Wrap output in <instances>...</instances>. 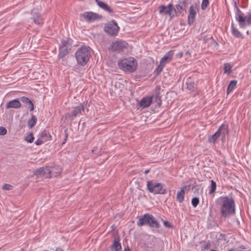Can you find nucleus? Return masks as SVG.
Segmentation results:
<instances>
[{"mask_svg":"<svg viewBox=\"0 0 251 251\" xmlns=\"http://www.w3.org/2000/svg\"><path fill=\"white\" fill-rule=\"evenodd\" d=\"M223 200L221 207V213L223 217H228L232 215H234L235 212V202L233 199L227 197H221Z\"/></svg>","mask_w":251,"mask_h":251,"instance_id":"obj_1","label":"nucleus"},{"mask_svg":"<svg viewBox=\"0 0 251 251\" xmlns=\"http://www.w3.org/2000/svg\"><path fill=\"white\" fill-rule=\"evenodd\" d=\"M75 58L78 64L85 65L91 56L89 47H82L78 49L75 53Z\"/></svg>","mask_w":251,"mask_h":251,"instance_id":"obj_2","label":"nucleus"},{"mask_svg":"<svg viewBox=\"0 0 251 251\" xmlns=\"http://www.w3.org/2000/svg\"><path fill=\"white\" fill-rule=\"evenodd\" d=\"M119 67L126 72H133L137 67L136 59L133 57H129L121 60L118 62Z\"/></svg>","mask_w":251,"mask_h":251,"instance_id":"obj_3","label":"nucleus"},{"mask_svg":"<svg viewBox=\"0 0 251 251\" xmlns=\"http://www.w3.org/2000/svg\"><path fill=\"white\" fill-rule=\"evenodd\" d=\"M137 224L140 226L148 225L152 228H159L160 227L159 224L154 217L152 215L148 213L145 214L143 216L140 217Z\"/></svg>","mask_w":251,"mask_h":251,"instance_id":"obj_4","label":"nucleus"},{"mask_svg":"<svg viewBox=\"0 0 251 251\" xmlns=\"http://www.w3.org/2000/svg\"><path fill=\"white\" fill-rule=\"evenodd\" d=\"M165 185L153 180L147 182V189L150 193L154 194H165L167 193V189L164 188Z\"/></svg>","mask_w":251,"mask_h":251,"instance_id":"obj_5","label":"nucleus"},{"mask_svg":"<svg viewBox=\"0 0 251 251\" xmlns=\"http://www.w3.org/2000/svg\"><path fill=\"white\" fill-rule=\"evenodd\" d=\"M235 18L241 28H244L251 25V14L245 16L238 8H237Z\"/></svg>","mask_w":251,"mask_h":251,"instance_id":"obj_6","label":"nucleus"},{"mask_svg":"<svg viewBox=\"0 0 251 251\" xmlns=\"http://www.w3.org/2000/svg\"><path fill=\"white\" fill-rule=\"evenodd\" d=\"M72 43L69 39L63 40L59 47V58H63L69 52L68 50L71 49Z\"/></svg>","mask_w":251,"mask_h":251,"instance_id":"obj_7","label":"nucleus"},{"mask_svg":"<svg viewBox=\"0 0 251 251\" xmlns=\"http://www.w3.org/2000/svg\"><path fill=\"white\" fill-rule=\"evenodd\" d=\"M87 103L83 102L74 107L71 113H68L67 116L72 121L74 120L75 118L80 115H82L85 111V108L86 107Z\"/></svg>","mask_w":251,"mask_h":251,"instance_id":"obj_8","label":"nucleus"},{"mask_svg":"<svg viewBox=\"0 0 251 251\" xmlns=\"http://www.w3.org/2000/svg\"><path fill=\"white\" fill-rule=\"evenodd\" d=\"M104 31L108 34L112 36L116 35L120 29V27L118 26L116 22L114 21H111L109 22L104 26Z\"/></svg>","mask_w":251,"mask_h":251,"instance_id":"obj_9","label":"nucleus"},{"mask_svg":"<svg viewBox=\"0 0 251 251\" xmlns=\"http://www.w3.org/2000/svg\"><path fill=\"white\" fill-rule=\"evenodd\" d=\"M186 1L185 0L179 1L178 4L176 5L175 7H174L173 5L174 17L180 15H183L184 13H186Z\"/></svg>","mask_w":251,"mask_h":251,"instance_id":"obj_10","label":"nucleus"},{"mask_svg":"<svg viewBox=\"0 0 251 251\" xmlns=\"http://www.w3.org/2000/svg\"><path fill=\"white\" fill-rule=\"evenodd\" d=\"M128 44L124 41L119 40L113 42L111 49L113 51L121 52L127 49Z\"/></svg>","mask_w":251,"mask_h":251,"instance_id":"obj_11","label":"nucleus"},{"mask_svg":"<svg viewBox=\"0 0 251 251\" xmlns=\"http://www.w3.org/2000/svg\"><path fill=\"white\" fill-rule=\"evenodd\" d=\"M159 13L162 15H168L171 19L173 18L174 16L173 10V4L170 3L166 7L165 5H161L158 7Z\"/></svg>","mask_w":251,"mask_h":251,"instance_id":"obj_12","label":"nucleus"},{"mask_svg":"<svg viewBox=\"0 0 251 251\" xmlns=\"http://www.w3.org/2000/svg\"><path fill=\"white\" fill-rule=\"evenodd\" d=\"M198 11L197 4L192 5L189 8V14L188 16V24L192 25L195 21L196 14Z\"/></svg>","mask_w":251,"mask_h":251,"instance_id":"obj_13","label":"nucleus"},{"mask_svg":"<svg viewBox=\"0 0 251 251\" xmlns=\"http://www.w3.org/2000/svg\"><path fill=\"white\" fill-rule=\"evenodd\" d=\"M161 87L160 86H157L154 91V93L152 96V99H154V101L160 107L161 105V96L160 95Z\"/></svg>","mask_w":251,"mask_h":251,"instance_id":"obj_14","label":"nucleus"},{"mask_svg":"<svg viewBox=\"0 0 251 251\" xmlns=\"http://www.w3.org/2000/svg\"><path fill=\"white\" fill-rule=\"evenodd\" d=\"M190 186V185L185 186L181 188L180 191L177 192L176 194V200L179 203H181L184 201L185 191L187 189L189 190Z\"/></svg>","mask_w":251,"mask_h":251,"instance_id":"obj_15","label":"nucleus"},{"mask_svg":"<svg viewBox=\"0 0 251 251\" xmlns=\"http://www.w3.org/2000/svg\"><path fill=\"white\" fill-rule=\"evenodd\" d=\"M85 21L91 22L98 19V15L93 12H85L82 15Z\"/></svg>","mask_w":251,"mask_h":251,"instance_id":"obj_16","label":"nucleus"},{"mask_svg":"<svg viewBox=\"0 0 251 251\" xmlns=\"http://www.w3.org/2000/svg\"><path fill=\"white\" fill-rule=\"evenodd\" d=\"M173 55V50H170L167 52L160 60V64H163V65H165L167 63H169L172 60Z\"/></svg>","mask_w":251,"mask_h":251,"instance_id":"obj_17","label":"nucleus"},{"mask_svg":"<svg viewBox=\"0 0 251 251\" xmlns=\"http://www.w3.org/2000/svg\"><path fill=\"white\" fill-rule=\"evenodd\" d=\"M110 249L112 251H121L122 246L120 243V238L119 237L114 238Z\"/></svg>","mask_w":251,"mask_h":251,"instance_id":"obj_18","label":"nucleus"},{"mask_svg":"<svg viewBox=\"0 0 251 251\" xmlns=\"http://www.w3.org/2000/svg\"><path fill=\"white\" fill-rule=\"evenodd\" d=\"M228 126L225 124H222L217 131L219 133V136H221L222 140L225 139L226 136L228 134Z\"/></svg>","mask_w":251,"mask_h":251,"instance_id":"obj_19","label":"nucleus"},{"mask_svg":"<svg viewBox=\"0 0 251 251\" xmlns=\"http://www.w3.org/2000/svg\"><path fill=\"white\" fill-rule=\"evenodd\" d=\"M21 106V104L19 100L17 99L12 100L9 101L6 104V108L9 109L10 108H18Z\"/></svg>","mask_w":251,"mask_h":251,"instance_id":"obj_20","label":"nucleus"},{"mask_svg":"<svg viewBox=\"0 0 251 251\" xmlns=\"http://www.w3.org/2000/svg\"><path fill=\"white\" fill-rule=\"evenodd\" d=\"M31 14L32 15V18L34 22L36 24H41L42 23V19L40 15L38 13L37 10H32L31 11Z\"/></svg>","mask_w":251,"mask_h":251,"instance_id":"obj_21","label":"nucleus"},{"mask_svg":"<svg viewBox=\"0 0 251 251\" xmlns=\"http://www.w3.org/2000/svg\"><path fill=\"white\" fill-rule=\"evenodd\" d=\"M152 101V97H147L142 99L140 105L143 108L149 107Z\"/></svg>","mask_w":251,"mask_h":251,"instance_id":"obj_22","label":"nucleus"},{"mask_svg":"<svg viewBox=\"0 0 251 251\" xmlns=\"http://www.w3.org/2000/svg\"><path fill=\"white\" fill-rule=\"evenodd\" d=\"M97 4L102 9L108 12L109 13H113V10L111 9L108 5L104 3V2L100 1V0H95Z\"/></svg>","mask_w":251,"mask_h":251,"instance_id":"obj_23","label":"nucleus"},{"mask_svg":"<svg viewBox=\"0 0 251 251\" xmlns=\"http://www.w3.org/2000/svg\"><path fill=\"white\" fill-rule=\"evenodd\" d=\"M186 85V88L190 91H193L196 88V85L194 80H192L190 78L187 79Z\"/></svg>","mask_w":251,"mask_h":251,"instance_id":"obj_24","label":"nucleus"},{"mask_svg":"<svg viewBox=\"0 0 251 251\" xmlns=\"http://www.w3.org/2000/svg\"><path fill=\"white\" fill-rule=\"evenodd\" d=\"M62 171L61 168L59 166H55L54 167H52L50 169L51 176L54 177L58 176Z\"/></svg>","mask_w":251,"mask_h":251,"instance_id":"obj_25","label":"nucleus"},{"mask_svg":"<svg viewBox=\"0 0 251 251\" xmlns=\"http://www.w3.org/2000/svg\"><path fill=\"white\" fill-rule=\"evenodd\" d=\"M231 32L236 38H243L242 33L234 26V24L231 23Z\"/></svg>","mask_w":251,"mask_h":251,"instance_id":"obj_26","label":"nucleus"},{"mask_svg":"<svg viewBox=\"0 0 251 251\" xmlns=\"http://www.w3.org/2000/svg\"><path fill=\"white\" fill-rule=\"evenodd\" d=\"M237 81L236 80H232L230 82L229 84H228L227 90H226V93L227 94H229L234 89V88L235 87V86L237 84Z\"/></svg>","mask_w":251,"mask_h":251,"instance_id":"obj_27","label":"nucleus"},{"mask_svg":"<svg viewBox=\"0 0 251 251\" xmlns=\"http://www.w3.org/2000/svg\"><path fill=\"white\" fill-rule=\"evenodd\" d=\"M47 166L41 167L35 171V175L36 176H43L45 172L48 171Z\"/></svg>","mask_w":251,"mask_h":251,"instance_id":"obj_28","label":"nucleus"},{"mask_svg":"<svg viewBox=\"0 0 251 251\" xmlns=\"http://www.w3.org/2000/svg\"><path fill=\"white\" fill-rule=\"evenodd\" d=\"M40 137L43 139L46 142L50 140L51 136L47 130H44L41 132Z\"/></svg>","mask_w":251,"mask_h":251,"instance_id":"obj_29","label":"nucleus"},{"mask_svg":"<svg viewBox=\"0 0 251 251\" xmlns=\"http://www.w3.org/2000/svg\"><path fill=\"white\" fill-rule=\"evenodd\" d=\"M37 118L35 116L32 114L31 118L28 120V125L30 128H32L36 124Z\"/></svg>","mask_w":251,"mask_h":251,"instance_id":"obj_30","label":"nucleus"},{"mask_svg":"<svg viewBox=\"0 0 251 251\" xmlns=\"http://www.w3.org/2000/svg\"><path fill=\"white\" fill-rule=\"evenodd\" d=\"M219 137V133L216 131L213 135L209 136L208 141L210 143H214Z\"/></svg>","mask_w":251,"mask_h":251,"instance_id":"obj_31","label":"nucleus"},{"mask_svg":"<svg viewBox=\"0 0 251 251\" xmlns=\"http://www.w3.org/2000/svg\"><path fill=\"white\" fill-rule=\"evenodd\" d=\"M211 186L209 190V193L212 194L213 193L216 189V183L213 180L211 181Z\"/></svg>","mask_w":251,"mask_h":251,"instance_id":"obj_32","label":"nucleus"},{"mask_svg":"<svg viewBox=\"0 0 251 251\" xmlns=\"http://www.w3.org/2000/svg\"><path fill=\"white\" fill-rule=\"evenodd\" d=\"M34 138L32 133H30L25 138V140L27 143H32L33 141Z\"/></svg>","mask_w":251,"mask_h":251,"instance_id":"obj_33","label":"nucleus"},{"mask_svg":"<svg viewBox=\"0 0 251 251\" xmlns=\"http://www.w3.org/2000/svg\"><path fill=\"white\" fill-rule=\"evenodd\" d=\"M231 66L228 63H226L224 65V72L227 74H230L231 72Z\"/></svg>","mask_w":251,"mask_h":251,"instance_id":"obj_34","label":"nucleus"},{"mask_svg":"<svg viewBox=\"0 0 251 251\" xmlns=\"http://www.w3.org/2000/svg\"><path fill=\"white\" fill-rule=\"evenodd\" d=\"M199 203V199L197 197H195L192 200V204L194 207H196Z\"/></svg>","mask_w":251,"mask_h":251,"instance_id":"obj_35","label":"nucleus"},{"mask_svg":"<svg viewBox=\"0 0 251 251\" xmlns=\"http://www.w3.org/2000/svg\"><path fill=\"white\" fill-rule=\"evenodd\" d=\"M209 4V0H203L201 5V9L205 10Z\"/></svg>","mask_w":251,"mask_h":251,"instance_id":"obj_36","label":"nucleus"},{"mask_svg":"<svg viewBox=\"0 0 251 251\" xmlns=\"http://www.w3.org/2000/svg\"><path fill=\"white\" fill-rule=\"evenodd\" d=\"M165 66V65H163V64H159L156 70V74L157 75H158L162 72Z\"/></svg>","mask_w":251,"mask_h":251,"instance_id":"obj_37","label":"nucleus"},{"mask_svg":"<svg viewBox=\"0 0 251 251\" xmlns=\"http://www.w3.org/2000/svg\"><path fill=\"white\" fill-rule=\"evenodd\" d=\"M21 101L27 104H29L30 103H31L32 101L30 100L28 98L23 97L21 98Z\"/></svg>","mask_w":251,"mask_h":251,"instance_id":"obj_38","label":"nucleus"},{"mask_svg":"<svg viewBox=\"0 0 251 251\" xmlns=\"http://www.w3.org/2000/svg\"><path fill=\"white\" fill-rule=\"evenodd\" d=\"M47 170L48 171L45 172L44 175L43 176H45L47 178H50L51 177L50 169L47 167Z\"/></svg>","mask_w":251,"mask_h":251,"instance_id":"obj_39","label":"nucleus"},{"mask_svg":"<svg viewBox=\"0 0 251 251\" xmlns=\"http://www.w3.org/2000/svg\"><path fill=\"white\" fill-rule=\"evenodd\" d=\"M6 133V129L2 126H0V135H4Z\"/></svg>","mask_w":251,"mask_h":251,"instance_id":"obj_40","label":"nucleus"},{"mask_svg":"<svg viewBox=\"0 0 251 251\" xmlns=\"http://www.w3.org/2000/svg\"><path fill=\"white\" fill-rule=\"evenodd\" d=\"M45 141L41 137H40L35 142L36 145H40L43 144Z\"/></svg>","mask_w":251,"mask_h":251,"instance_id":"obj_41","label":"nucleus"},{"mask_svg":"<svg viewBox=\"0 0 251 251\" xmlns=\"http://www.w3.org/2000/svg\"><path fill=\"white\" fill-rule=\"evenodd\" d=\"M12 187V186L9 184H4L3 186H2V189L3 190H11V188Z\"/></svg>","mask_w":251,"mask_h":251,"instance_id":"obj_42","label":"nucleus"},{"mask_svg":"<svg viewBox=\"0 0 251 251\" xmlns=\"http://www.w3.org/2000/svg\"><path fill=\"white\" fill-rule=\"evenodd\" d=\"M211 246L210 242L209 241L204 246V249L208 250L210 248Z\"/></svg>","mask_w":251,"mask_h":251,"instance_id":"obj_43","label":"nucleus"},{"mask_svg":"<svg viewBox=\"0 0 251 251\" xmlns=\"http://www.w3.org/2000/svg\"><path fill=\"white\" fill-rule=\"evenodd\" d=\"M163 224H164V225L166 227H171L170 224L168 221H164Z\"/></svg>","mask_w":251,"mask_h":251,"instance_id":"obj_44","label":"nucleus"},{"mask_svg":"<svg viewBox=\"0 0 251 251\" xmlns=\"http://www.w3.org/2000/svg\"><path fill=\"white\" fill-rule=\"evenodd\" d=\"M29 109H30V111H33L34 110V105H33V104L32 103V102H31V103H30L29 104Z\"/></svg>","mask_w":251,"mask_h":251,"instance_id":"obj_45","label":"nucleus"},{"mask_svg":"<svg viewBox=\"0 0 251 251\" xmlns=\"http://www.w3.org/2000/svg\"><path fill=\"white\" fill-rule=\"evenodd\" d=\"M55 251H63V250L60 248H57Z\"/></svg>","mask_w":251,"mask_h":251,"instance_id":"obj_46","label":"nucleus"},{"mask_svg":"<svg viewBox=\"0 0 251 251\" xmlns=\"http://www.w3.org/2000/svg\"><path fill=\"white\" fill-rule=\"evenodd\" d=\"M124 251H130V249L128 248V247H127V248H125L124 249Z\"/></svg>","mask_w":251,"mask_h":251,"instance_id":"obj_47","label":"nucleus"},{"mask_svg":"<svg viewBox=\"0 0 251 251\" xmlns=\"http://www.w3.org/2000/svg\"><path fill=\"white\" fill-rule=\"evenodd\" d=\"M150 172L149 170H147L145 171L144 173L145 174H147Z\"/></svg>","mask_w":251,"mask_h":251,"instance_id":"obj_48","label":"nucleus"},{"mask_svg":"<svg viewBox=\"0 0 251 251\" xmlns=\"http://www.w3.org/2000/svg\"><path fill=\"white\" fill-rule=\"evenodd\" d=\"M246 33H247V34H249V30H247V31H246Z\"/></svg>","mask_w":251,"mask_h":251,"instance_id":"obj_49","label":"nucleus"},{"mask_svg":"<svg viewBox=\"0 0 251 251\" xmlns=\"http://www.w3.org/2000/svg\"><path fill=\"white\" fill-rule=\"evenodd\" d=\"M228 251H234V249H230L228 250Z\"/></svg>","mask_w":251,"mask_h":251,"instance_id":"obj_50","label":"nucleus"},{"mask_svg":"<svg viewBox=\"0 0 251 251\" xmlns=\"http://www.w3.org/2000/svg\"><path fill=\"white\" fill-rule=\"evenodd\" d=\"M210 251H217L216 250H211Z\"/></svg>","mask_w":251,"mask_h":251,"instance_id":"obj_51","label":"nucleus"}]
</instances>
